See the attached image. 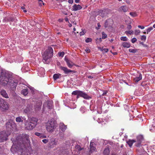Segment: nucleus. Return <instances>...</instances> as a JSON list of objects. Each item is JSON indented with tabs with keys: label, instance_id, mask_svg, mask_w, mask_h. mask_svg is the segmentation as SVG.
I'll use <instances>...</instances> for the list:
<instances>
[{
	"label": "nucleus",
	"instance_id": "f257e3e1",
	"mask_svg": "<svg viewBox=\"0 0 155 155\" xmlns=\"http://www.w3.org/2000/svg\"><path fill=\"white\" fill-rule=\"evenodd\" d=\"M53 51L52 48L49 47L47 50L42 54L43 61L44 63L48 64L49 62L50 58L53 56Z\"/></svg>",
	"mask_w": 155,
	"mask_h": 155
},
{
	"label": "nucleus",
	"instance_id": "f03ea898",
	"mask_svg": "<svg viewBox=\"0 0 155 155\" xmlns=\"http://www.w3.org/2000/svg\"><path fill=\"white\" fill-rule=\"evenodd\" d=\"M8 73L5 71L2 72L0 75V83L4 86L7 85L10 80Z\"/></svg>",
	"mask_w": 155,
	"mask_h": 155
},
{
	"label": "nucleus",
	"instance_id": "7ed1b4c3",
	"mask_svg": "<svg viewBox=\"0 0 155 155\" xmlns=\"http://www.w3.org/2000/svg\"><path fill=\"white\" fill-rule=\"evenodd\" d=\"M19 143L25 148V143H29L30 142L29 136L26 134H23L19 137Z\"/></svg>",
	"mask_w": 155,
	"mask_h": 155
},
{
	"label": "nucleus",
	"instance_id": "20e7f679",
	"mask_svg": "<svg viewBox=\"0 0 155 155\" xmlns=\"http://www.w3.org/2000/svg\"><path fill=\"white\" fill-rule=\"evenodd\" d=\"M55 128L56 126L54 121L53 120H48L46 125V130L48 132L52 133Z\"/></svg>",
	"mask_w": 155,
	"mask_h": 155
},
{
	"label": "nucleus",
	"instance_id": "39448f33",
	"mask_svg": "<svg viewBox=\"0 0 155 155\" xmlns=\"http://www.w3.org/2000/svg\"><path fill=\"white\" fill-rule=\"evenodd\" d=\"M9 108V104L5 100L0 98V109L1 110L4 111Z\"/></svg>",
	"mask_w": 155,
	"mask_h": 155
},
{
	"label": "nucleus",
	"instance_id": "423d86ee",
	"mask_svg": "<svg viewBox=\"0 0 155 155\" xmlns=\"http://www.w3.org/2000/svg\"><path fill=\"white\" fill-rule=\"evenodd\" d=\"M11 134L10 131H2L0 132V139L1 141L3 142L7 140V137L8 136Z\"/></svg>",
	"mask_w": 155,
	"mask_h": 155
},
{
	"label": "nucleus",
	"instance_id": "0eeeda50",
	"mask_svg": "<svg viewBox=\"0 0 155 155\" xmlns=\"http://www.w3.org/2000/svg\"><path fill=\"white\" fill-rule=\"evenodd\" d=\"M25 148L19 143L17 145L13 144L12 146L11 149V150L13 153L19 151L20 149L23 150Z\"/></svg>",
	"mask_w": 155,
	"mask_h": 155
},
{
	"label": "nucleus",
	"instance_id": "6e6552de",
	"mask_svg": "<svg viewBox=\"0 0 155 155\" xmlns=\"http://www.w3.org/2000/svg\"><path fill=\"white\" fill-rule=\"evenodd\" d=\"M16 126V124L12 120L7 122L6 124V127L7 131H10L11 132L12 129L15 128Z\"/></svg>",
	"mask_w": 155,
	"mask_h": 155
},
{
	"label": "nucleus",
	"instance_id": "1a4fd4ad",
	"mask_svg": "<svg viewBox=\"0 0 155 155\" xmlns=\"http://www.w3.org/2000/svg\"><path fill=\"white\" fill-rule=\"evenodd\" d=\"M18 81L17 80L10 79L8 83L10 85V88L12 91H14L17 86Z\"/></svg>",
	"mask_w": 155,
	"mask_h": 155
},
{
	"label": "nucleus",
	"instance_id": "9d476101",
	"mask_svg": "<svg viewBox=\"0 0 155 155\" xmlns=\"http://www.w3.org/2000/svg\"><path fill=\"white\" fill-rule=\"evenodd\" d=\"M107 10L106 9H104L103 10H97L94 12L95 15L96 16L97 15H100L102 17L106 16L107 14Z\"/></svg>",
	"mask_w": 155,
	"mask_h": 155
},
{
	"label": "nucleus",
	"instance_id": "9b49d317",
	"mask_svg": "<svg viewBox=\"0 0 155 155\" xmlns=\"http://www.w3.org/2000/svg\"><path fill=\"white\" fill-rule=\"evenodd\" d=\"M60 68L64 71V73L65 74H70L71 73L73 74L75 72L74 71L69 69L66 67L61 66L60 67Z\"/></svg>",
	"mask_w": 155,
	"mask_h": 155
},
{
	"label": "nucleus",
	"instance_id": "f8f14e48",
	"mask_svg": "<svg viewBox=\"0 0 155 155\" xmlns=\"http://www.w3.org/2000/svg\"><path fill=\"white\" fill-rule=\"evenodd\" d=\"M113 23V20L111 19H108L106 20L104 24L105 28L111 27Z\"/></svg>",
	"mask_w": 155,
	"mask_h": 155
},
{
	"label": "nucleus",
	"instance_id": "ddd939ff",
	"mask_svg": "<svg viewBox=\"0 0 155 155\" xmlns=\"http://www.w3.org/2000/svg\"><path fill=\"white\" fill-rule=\"evenodd\" d=\"M26 128L28 130H31L35 126L31 123L30 122L26 121L25 123Z\"/></svg>",
	"mask_w": 155,
	"mask_h": 155
},
{
	"label": "nucleus",
	"instance_id": "4468645a",
	"mask_svg": "<svg viewBox=\"0 0 155 155\" xmlns=\"http://www.w3.org/2000/svg\"><path fill=\"white\" fill-rule=\"evenodd\" d=\"M79 96L82 97H83L84 99H89L91 97L89 96L87 94L83 91H81L79 94Z\"/></svg>",
	"mask_w": 155,
	"mask_h": 155
},
{
	"label": "nucleus",
	"instance_id": "2eb2a0df",
	"mask_svg": "<svg viewBox=\"0 0 155 155\" xmlns=\"http://www.w3.org/2000/svg\"><path fill=\"white\" fill-rule=\"evenodd\" d=\"M65 61H66L67 65L70 68H71L74 65V64L71 61L68 60V58H65Z\"/></svg>",
	"mask_w": 155,
	"mask_h": 155
},
{
	"label": "nucleus",
	"instance_id": "dca6fc26",
	"mask_svg": "<svg viewBox=\"0 0 155 155\" xmlns=\"http://www.w3.org/2000/svg\"><path fill=\"white\" fill-rule=\"evenodd\" d=\"M82 8L81 5H79L74 4L72 7V11H76L80 10Z\"/></svg>",
	"mask_w": 155,
	"mask_h": 155
},
{
	"label": "nucleus",
	"instance_id": "f3484780",
	"mask_svg": "<svg viewBox=\"0 0 155 155\" xmlns=\"http://www.w3.org/2000/svg\"><path fill=\"white\" fill-rule=\"evenodd\" d=\"M38 119L35 117H32L30 119V122L31 123L34 125L35 126L37 124Z\"/></svg>",
	"mask_w": 155,
	"mask_h": 155
},
{
	"label": "nucleus",
	"instance_id": "a211bd4d",
	"mask_svg": "<svg viewBox=\"0 0 155 155\" xmlns=\"http://www.w3.org/2000/svg\"><path fill=\"white\" fill-rule=\"evenodd\" d=\"M58 141L54 139H51L49 142V145L51 147H53L54 145L57 144Z\"/></svg>",
	"mask_w": 155,
	"mask_h": 155
},
{
	"label": "nucleus",
	"instance_id": "6ab92c4d",
	"mask_svg": "<svg viewBox=\"0 0 155 155\" xmlns=\"http://www.w3.org/2000/svg\"><path fill=\"white\" fill-rule=\"evenodd\" d=\"M0 94L3 97H4L6 98H8L9 97L8 94L6 93V91L4 90H1Z\"/></svg>",
	"mask_w": 155,
	"mask_h": 155
},
{
	"label": "nucleus",
	"instance_id": "aec40b11",
	"mask_svg": "<svg viewBox=\"0 0 155 155\" xmlns=\"http://www.w3.org/2000/svg\"><path fill=\"white\" fill-rule=\"evenodd\" d=\"M142 78V74H140L138 77H136L133 78V81L134 83H137Z\"/></svg>",
	"mask_w": 155,
	"mask_h": 155
},
{
	"label": "nucleus",
	"instance_id": "412c9836",
	"mask_svg": "<svg viewBox=\"0 0 155 155\" xmlns=\"http://www.w3.org/2000/svg\"><path fill=\"white\" fill-rule=\"evenodd\" d=\"M60 129L62 131H64L67 129V126L63 123H61L59 125Z\"/></svg>",
	"mask_w": 155,
	"mask_h": 155
},
{
	"label": "nucleus",
	"instance_id": "4be33fe9",
	"mask_svg": "<svg viewBox=\"0 0 155 155\" xmlns=\"http://www.w3.org/2000/svg\"><path fill=\"white\" fill-rule=\"evenodd\" d=\"M128 10V8L126 6H123L120 7L118 9L119 11L124 12H127Z\"/></svg>",
	"mask_w": 155,
	"mask_h": 155
},
{
	"label": "nucleus",
	"instance_id": "5701e85b",
	"mask_svg": "<svg viewBox=\"0 0 155 155\" xmlns=\"http://www.w3.org/2000/svg\"><path fill=\"white\" fill-rule=\"evenodd\" d=\"M47 106L49 109H52L53 108L52 102L50 101H47L46 103Z\"/></svg>",
	"mask_w": 155,
	"mask_h": 155
},
{
	"label": "nucleus",
	"instance_id": "b1692460",
	"mask_svg": "<svg viewBox=\"0 0 155 155\" xmlns=\"http://www.w3.org/2000/svg\"><path fill=\"white\" fill-rule=\"evenodd\" d=\"M96 149L95 144L93 142H91L90 143V151L91 152L94 151Z\"/></svg>",
	"mask_w": 155,
	"mask_h": 155
},
{
	"label": "nucleus",
	"instance_id": "393cba45",
	"mask_svg": "<svg viewBox=\"0 0 155 155\" xmlns=\"http://www.w3.org/2000/svg\"><path fill=\"white\" fill-rule=\"evenodd\" d=\"M137 140L138 141V143L136 144L137 147H139L140 144L141 140H142V137L141 136H139L137 137Z\"/></svg>",
	"mask_w": 155,
	"mask_h": 155
},
{
	"label": "nucleus",
	"instance_id": "a878e982",
	"mask_svg": "<svg viewBox=\"0 0 155 155\" xmlns=\"http://www.w3.org/2000/svg\"><path fill=\"white\" fill-rule=\"evenodd\" d=\"M26 109H25L24 110V111L25 113H27L29 112L30 110H31L32 107L30 105L28 106Z\"/></svg>",
	"mask_w": 155,
	"mask_h": 155
},
{
	"label": "nucleus",
	"instance_id": "bb28decb",
	"mask_svg": "<svg viewBox=\"0 0 155 155\" xmlns=\"http://www.w3.org/2000/svg\"><path fill=\"white\" fill-rule=\"evenodd\" d=\"M35 134L37 136L39 137L40 138H44L46 137V136L43 135L42 134H41L38 132H35Z\"/></svg>",
	"mask_w": 155,
	"mask_h": 155
},
{
	"label": "nucleus",
	"instance_id": "cd10ccee",
	"mask_svg": "<svg viewBox=\"0 0 155 155\" xmlns=\"http://www.w3.org/2000/svg\"><path fill=\"white\" fill-rule=\"evenodd\" d=\"M61 76V74H54L53 76L54 80H56L57 79L59 78Z\"/></svg>",
	"mask_w": 155,
	"mask_h": 155
},
{
	"label": "nucleus",
	"instance_id": "c85d7f7f",
	"mask_svg": "<svg viewBox=\"0 0 155 155\" xmlns=\"http://www.w3.org/2000/svg\"><path fill=\"white\" fill-rule=\"evenodd\" d=\"M110 153V150L108 148L105 149L104 151V153L105 155H109Z\"/></svg>",
	"mask_w": 155,
	"mask_h": 155
},
{
	"label": "nucleus",
	"instance_id": "c756f323",
	"mask_svg": "<svg viewBox=\"0 0 155 155\" xmlns=\"http://www.w3.org/2000/svg\"><path fill=\"white\" fill-rule=\"evenodd\" d=\"M122 45L124 48H129L130 47V44L128 42H123L122 44Z\"/></svg>",
	"mask_w": 155,
	"mask_h": 155
},
{
	"label": "nucleus",
	"instance_id": "7c9ffc66",
	"mask_svg": "<svg viewBox=\"0 0 155 155\" xmlns=\"http://www.w3.org/2000/svg\"><path fill=\"white\" fill-rule=\"evenodd\" d=\"M21 93L24 95H26L28 93V89L26 88L22 90Z\"/></svg>",
	"mask_w": 155,
	"mask_h": 155
},
{
	"label": "nucleus",
	"instance_id": "2f4dec72",
	"mask_svg": "<svg viewBox=\"0 0 155 155\" xmlns=\"http://www.w3.org/2000/svg\"><path fill=\"white\" fill-rule=\"evenodd\" d=\"M135 142V141L134 140H129L127 142V143L130 147H131L132 146L133 143Z\"/></svg>",
	"mask_w": 155,
	"mask_h": 155
},
{
	"label": "nucleus",
	"instance_id": "473e14b6",
	"mask_svg": "<svg viewBox=\"0 0 155 155\" xmlns=\"http://www.w3.org/2000/svg\"><path fill=\"white\" fill-rule=\"evenodd\" d=\"M81 91H73L72 93V94H74V95H78V96H79V94L80 93V92Z\"/></svg>",
	"mask_w": 155,
	"mask_h": 155
},
{
	"label": "nucleus",
	"instance_id": "72a5a7b5",
	"mask_svg": "<svg viewBox=\"0 0 155 155\" xmlns=\"http://www.w3.org/2000/svg\"><path fill=\"white\" fill-rule=\"evenodd\" d=\"M75 149L78 151H80L83 149V148H81L80 146L79 145H77L75 147Z\"/></svg>",
	"mask_w": 155,
	"mask_h": 155
},
{
	"label": "nucleus",
	"instance_id": "f704fd0d",
	"mask_svg": "<svg viewBox=\"0 0 155 155\" xmlns=\"http://www.w3.org/2000/svg\"><path fill=\"white\" fill-rule=\"evenodd\" d=\"M15 120L16 121L18 122H22L23 121V120L20 117H16Z\"/></svg>",
	"mask_w": 155,
	"mask_h": 155
},
{
	"label": "nucleus",
	"instance_id": "c9c22d12",
	"mask_svg": "<svg viewBox=\"0 0 155 155\" xmlns=\"http://www.w3.org/2000/svg\"><path fill=\"white\" fill-rule=\"evenodd\" d=\"M38 2L39 5L40 6H41L43 5H44V3L43 2L42 0H38Z\"/></svg>",
	"mask_w": 155,
	"mask_h": 155
},
{
	"label": "nucleus",
	"instance_id": "e433bc0d",
	"mask_svg": "<svg viewBox=\"0 0 155 155\" xmlns=\"http://www.w3.org/2000/svg\"><path fill=\"white\" fill-rule=\"evenodd\" d=\"M130 14L132 17H136L137 16V13L136 12H130Z\"/></svg>",
	"mask_w": 155,
	"mask_h": 155
},
{
	"label": "nucleus",
	"instance_id": "4c0bfd02",
	"mask_svg": "<svg viewBox=\"0 0 155 155\" xmlns=\"http://www.w3.org/2000/svg\"><path fill=\"white\" fill-rule=\"evenodd\" d=\"M102 38L103 39H105L107 37V35L104 32H102Z\"/></svg>",
	"mask_w": 155,
	"mask_h": 155
},
{
	"label": "nucleus",
	"instance_id": "58836bf2",
	"mask_svg": "<svg viewBox=\"0 0 155 155\" xmlns=\"http://www.w3.org/2000/svg\"><path fill=\"white\" fill-rule=\"evenodd\" d=\"M129 51L130 52L132 53H135L136 52V50L133 49H130L129 50Z\"/></svg>",
	"mask_w": 155,
	"mask_h": 155
},
{
	"label": "nucleus",
	"instance_id": "ea45409f",
	"mask_svg": "<svg viewBox=\"0 0 155 155\" xmlns=\"http://www.w3.org/2000/svg\"><path fill=\"white\" fill-rule=\"evenodd\" d=\"M120 40L122 41H127V38L126 37L123 36L120 38Z\"/></svg>",
	"mask_w": 155,
	"mask_h": 155
},
{
	"label": "nucleus",
	"instance_id": "a19ab883",
	"mask_svg": "<svg viewBox=\"0 0 155 155\" xmlns=\"http://www.w3.org/2000/svg\"><path fill=\"white\" fill-rule=\"evenodd\" d=\"M64 54V53L62 51L58 53V56L60 57H63Z\"/></svg>",
	"mask_w": 155,
	"mask_h": 155
},
{
	"label": "nucleus",
	"instance_id": "79ce46f5",
	"mask_svg": "<svg viewBox=\"0 0 155 155\" xmlns=\"http://www.w3.org/2000/svg\"><path fill=\"white\" fill-rule=\"evenodd\" d=\"M91 41L92 39L90 38H87L85 40V41L87 43L91 42Z\"/></svg>",
	"mask_w": 155,
	"mask_h": 155
},
{
	"label": "nucleus",
	"instance_id": "37998d69",
	"mask_svg": "<svg viewBox=\"0 0 155 155\" xmlns=\"http://www.w3.org/2000/svg\"><path fill=\"white\" fill-rule=\"evenodd\" d=\"M153 28L152 27H150L147 30V33L148 34V32H150V31L152 30Z\"/></svg>",
	"mask_w": 155,
	"mask_h": 155
},
{
	"label": "nucleus",
	"instance_id": "c03bdc74",
	"mask_svg": "<svg viewBox=\"0 0 155 155\" xmlns=\"http://www.w3.org/2000/svg\"><path fill=\"white\" fill-rule=\"evenodd\" d=\"M135 35H137L140 33V31L139 30H135Z\"/></svg>",
	"mask_w": 155,
	"mask_h": 155
},
{
	"label": "nucleus",
	"instance_id": "a18cd8bd",
	"mask_svg": "<svg viewBox=\"0 0 155 155\" xmlns=\"http://www.w3.org/2000/svg\"><path fill=\"white\" fill-rule=\"evenodd\" d=\"M126 33H128L130 35L132 34L133 33V31H126L125 32Z\"/></svg>",
	"mask_w": 155,
	"mask_h": 155
},
{
	"label": "nucleus",
	"instance_id": "49530a36",
	"mask_svg": "<svg viewBox=\"0 0 155 155\" xmlns=\"http://www.w3.org/2000/svg\"><path fill=\"white\" fill-rule=\"evenodd\" d=\"M141 39L142 40L145 41L146 39V36L144 35H143L141 37Z\"/></svg>",
	"mask_w": 155,
	"mask_h": 155
},
{
	"label": "nucleus",
	"instance_id": "de8ad7c7",
	"mask_svg": "<svg viewBox=\"0 0 155 155\" xmlns=\"http://www.w3.org/2000/svg\"><path fill=\"white\" fill-rule=\"evenodd\" d=\"M102 38H97L96 39V41L97 42H101L102 40Z\"/></svg>",
	"mask_w": 155,
	"mask_h": 155
},
{
	"label": "nucleus",
	"instance_id": "09e8293b",
	"mask_svg": "<svg viewBox=\"0 0 155 155\" xmlns=\"http://www.w3.org/2000/svg\"><path fill=\"white\" fill-rule=\"evenodd\" d=\"M137 41V39L136 38H133L131 40V41L132 43H134L136 42Z\"/></svg>",
	"mask_w": 155,
	"mask_h": 155
},
{
	"label": "nucleus",
	"instance_id": "8fccbe9b",
	"mask_svg": "<svg viewBox=\"0 0 155 155\" xmlns=\"http://www.w3.org/2000/svg\"><path fill=\"white\" fill-rule=\"evenodd\" d=\"M42 141L44 143H48V140L47 139H43L42 140Z\"/></svg>",
	"mask_w": 155,
	"mask_h": 155
},
{
	"label": "nucleus",
	"instance_id": "3c124183",
	"mask_svg": "<svg viewBox=\"0 0 155 155\" xmlns=\"http://www.w3.org/2000/svg\"><path fill=\"white\" fill-rule=\"evenodd\" d=\"M13 20V18H10V19H8V18H5L4 20H7L8 21H12Z\"/></svg>",
	"mask_w": 155,
	"mask_h": 155
},
{
	"label": "nucleus",
	"instance_id": "603ef678",
	"mask_svg": "<svg viewBox=\"0 0 155 155\" xmlns=\"http://www.w3.org/2000/svg\"><path fill=\"white\" fill-rule=\"evenodd\" d=\"M107 93V91H104L103 93L102 94V95L103 96L106 95Z\"/></svg>",
	"mask_w": 155,
	"mask_h": 155
},
{
	"label": "nucleus",
	"instance_id": "864d4df0",
	"mask_svg": "<svg viewBox=\"0 0 155 155\" xmlns=\"http://www.w3.org/2000/svg\"><path fill=\"white\" fill-rule=\"evenodd\" d=\"M85 51L87 53H89L90 52V49L89 48H87L85 49Z\"/></svg>",
	"mask_w": 155,
	"mask_h": 155
},
{
	"label": "nucleus",
	"instance_id": "5fc2aeb1",
	"mask_svg": "<svg viewBox=\"0 0 155 155\" xmlns=\"http://www.w3.org/2000/svg\"><path fill=\"white\" fill-rule=\"evenodd\" d=\"M132 27L130 25H128L127 26V28L128 30H130L131 28Z\"/></svg>",
	"mask_w": 155,
	"mask_h": 155
},
{
	"label": "nucleus",
	"instance_id": "6e6d98bb",
	"mask_svg": "<svg viewBox=\"0 0 155 155\" xmlns=\"http://www.w3.org/2000/svg\"><path fill=\"white\" fill-rule=\"evenodd\" d=\"M138 27L139 28H140L141 29H143L144 28V27L143 26H141V25H138Z\"/></svg>",
	"mask_w": 155,
	"mask_h": 155
},
{
	"label": "nucleus",
	"instance_id": "4d7b16f0",
	"mask_svg": "<svg viewBox=\"0 0 155 155\" xmlns=\"http://www.w3.org/2000/svg\"><path fill=\"white\" fill-rule=\"evenodd\" d=\"M41 109V107L40 106H38L37 108H35V109L36 110H39Z\"/></svg>",
	"mask_w": 155,
	"mask_h": 155
},
{
	"label": "nucleus",
	"instance_id": "13d9d810",
	"mask_svg": "<svg viewBox=\"0 0 155 155\" xmlns=\"http://www.w3.org/2000/svg\"><path fill=\"white\" fill-rule=\"evenodd\" d=\"M103 51H104V52H107L108 51V49L107 48H105L103 49Z\"/></svg>",
	"mask_w": 155,
	"mask_h": 155
},
{
	"label": "nucleus",
	"instance_id": "bf43d9fd",
	"mask_svg": "<svg viewBox=\"0 0 155 155\" xmlns=\"http://www.w3.org/2000/svg\"><path fill=\"white\" fill-rule=\"evenodd\" d=\"M68 2L71 4H72L73 2V0H68Z\"/></svg>",
	"mask_w": 155,
	"mask_h": 155
},
{
	"label": "nucleus",
	"instance_id": "052dcab7",
	"mask_svg": "<svg viewBox=\"0 0 155 155\" xmlns=\"http://www.w3.org/2000/svg\"><path fill=\"white\" fill-rule=\"evenodd\" d=\"M64 20H65V21H66L68 22L69 23V21H68V18L67 17H66L65 18Z\"/></svg>",
	"mask_w": 155,
	"mask_h": 155
},
{
	"label": "nucleus",
	"instance_id": "680f3d73",
	"mask_svg": "<svg viewBox=\"0 0 155 155\" xmlns=\"http://www.w3.org/2000/svg\"><path fill=\"white\" fill-rule=\"evenodd\" d=\"M84 32H81L80 33V35H84Z\"/></svg>",
	"mask_w": 155,
	"mask_h": 155
},
{
	"label": "nucleus",
	"instance_id": "e2e57ef3",
	"mask_svg": "<svg viewBox=\"0 0 155 155\" xmlns=\"http://www.w3.org/2000/svg\"><path fill=\"white\" fill-rule=\"evenodd\" d=\"M88 78L89 79H92L93 78V77L91 76H88Z\"/></svg>",
	"mask_w": 155,
	"mask_h": 155
},
{
	"label": "nucleus",
	"instance_id": "0e129e2a",
	"mask_svg": "<svg viewBox=\"0 0 155 155\" xmlns=\"http://www.w3.org/2000/svg\"><path fill=\"white\" fill-rule=\"evenodd\" d=\"M80 0H75V2L76 3H78L79 2Z\"/></svg>",
	"mask_w": 155,
	"mask_h": 155
},
{
	"label": "nucleus",
	"instance_id": "69168bd1",
	"mask_svg": "<svg viewBox=\"0 0 155 155\" xmlns=\"http://www.w3.org/2000/svg\"><path fill=\"white\" fill-rule=\"evenodd\" d=\"M21 9L23 10H24V9H25V8L24 6H21Z\"/></svg>",
	"mask_w": 155,
	"mask_h": 155
},
{
	"label": "nucleus",
	"instance_id": "338daca9",
	"mask_svg": "<svg viewBox=\"0 0 155 155\" xmlns=\"http://www.w3.org/2000/svg\"><path fill=\"white\" fill-rule=\"evenodd\" d=\"M68 26L69 27H71L72 26V25L71 24L69 23Z\"/></svg>",
	"mask_w": 155,
	"mask_h": 155
},
{
	"label": "nucleus",
	"instance_id": "774afa93",
	"mask_svg": "<svg viewBox=\"0 0 155 155\" xmlns=\"http://www.w3.org/2000/svg\"><path fill=\"white\" fill-rule=\"evenodd\" d=\"M97 26H98V27L99 28L100 27H101V25H100V24L99 23H98L97 24Z\"/></svg>",
	"mask_w": 155,
	"mask_h": 155
}]
</instances>
